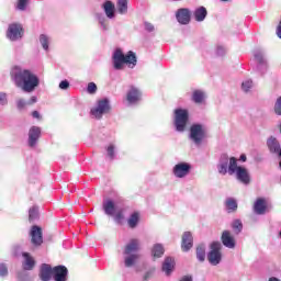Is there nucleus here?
Returning <instances> with one entry per match:
<instances>
[{
	"label": "nucleus",
	"mask_w": 281,
	"mask_h": 281,
	"mask_svg": "<svg viewBox=\"0 0 281 281\" xmlns=\"http://www.w3.org/2000/svg\"><path fill=\"white\" fill-rule=\"evenodd\" d=\"M217 172L223 176L229 175L231 177L235 175L237 181L244 186H249V183H251L249 170L243 166H238V159H236V157L229 158L227 154L221 156L217 164Z\"/></svg>",
	"instance_id": "obj_1"
},
{
	"label": "nucleus",
	"mask_w": 281,
	"mask_h": 281,
	"mask_svg": "<svg viewBox=\"0 0 281 281\" xmlns=\"http://www.w3.org/2000/svg\"><path fill=\"white\" fill-rule=\"evenodd\" d=\"M11 80L24 93H34L41 85V79L30 69L14 66L10 71Z\"/></svg>",
	"instance_id": "obj_2"
},
{
	"label": "nucleus",
	"mask_w": 281,
	"mask_h": 281,
	"mask_svg": "<svg viewBox=\"0 0 281 281\" xmlns=\"http://www.w3.org/2000/svg\"><path fill=\"white\" fill-rule=\"evenodd\" d=\"M142 249V241L137 238H132L128 243L124 246L123 249V259L124 266L127 269L131 267H135L137 261L139 260V250Z\"/></svg>",
	"instance_id": "obj_3"
},
{
	"label": "nucleus",
	"mask_w": 281,
	"mask_h": 281,
	"mask_svg": "<svg viewBox=\"0 0 281 281\" xmlns=\"http://www.w3.org/2000/svg\"><path fill=\"white\" fill-rule=\"evenodd\" d=\"M112 63L113 68L117 71L124 69V65H127L130 69H134L137 65V56L133 50H130L124 55V52H122L121 48H116L112 55Z\"/></svg>",
	"instance_id": "obj_4"
},
{
	"label": "nucleus",
	"mask_w": 281,
	"mask_h": 281,
	"mask_svg": "<svg viewBox=\"0 0 281 281\" xmlns=\"http://www.w3.org/2000/svg\"><path fill=\"white\" fill-rule=\"evenodd\" d=\"M207 137V127L203 124L194 123L191 125L189 131V139L195 144V146H201L203 140Z\"/></svg>",
	"instance_id": "obj_5"
},
{
	"label": "nucleus",
	"mask_w": 281,
	"mask_h": 281,
	"mask_svg": "<svg viewBox=\"0 0 281 281\" xmlns=\"http://www.w3.org/2000/svg\"><path fill=\"white\" fill-rule=\"evenodd\" d=\"M190 114L186 109H176L175 110V121L173 124L176 126V131L178 133H183L186 131V126H188V120Z\"/></svg>",
	"instance_id": "obj_6"
},
{
	"label": "nucleus",
	"mask_w": 281,
	"mask_h": 281,
	"mask_svg": "<svg viewBox=\"0 0 281 281\" xmlns=\"http://www.w3.org/2000/svg\"><path fill=\"white\" fill-rule=\"evenodd\" d=\"M111 111V101L104 98L97 101L94 108L91 109L90 113L95 120H102V115H106Z\"/></svg>",
	"instance_id": "obj_7"
},
{
	"label": "nucleus",
	"mask_w": 281,
	"mask_h": 281,
	"mask_svg": "<svg viewBox=\"0 0 281 281\" xmlns=\"http://www.w3.org/2000/svg\"><path fill=\"white\" fill-rule=\"evenodd\" d=\"M221 249H223V245L220 241H213L211 244V250L207 254V260L213 267H216V265H221V260L223 259V254H221Z\"/></svg>",
	"instance_id": "obj_8"
},
{
	"label": "nucleus",
	"mask_w": 281,
	"mask_h": 281,
	"mask_svg": "<svg viewBox=\"0 0 281 281\" xmlns=\"http://www.w3.org/2000/svg\"><path fill=\"white\" fill-rule=\"evenodd\" d=\"M190 170H192V165L188 162H179L175 165L172 169V175L176 179H186L188 175H190Z\"/></svg>",
	"instance_id": "obj_9"
},
{
	"label": "nucleus",
	"mask_w": 281,
	"mask_h": 281,
	"mask_svg": "<svg viewBox=\"0 0 281 281\" xmlns=\"http://www.w3.org/2000/svg\"><path fill=\"white\" fill-rule=\"evenodd\" d=\"M7 37L9 41H21L23 38V25L19 23H12L7 31Z\"/></svg>",
	"instance_id": "obj_10"
},
{
	"label": "nucleus",
	"mask_w": 281,
	"mask_h": 281,
	"mask_svg": "<svg viewBox=\"0 0 281 281\" xmlns=\"http://www.w3.org/2000/svg\"><path fill=\"white\" fill-rule=\"evenodd\" d=\"M252 54L257 63L258 71L265 74V71H267V58L265 57V52L262 49H255Z\"/></svg>",
	"instance_id": "obj_11"
},
{
	"label": "nucleus",
	"mask_w": 281,
	"mask_h": 281,
	"mask_svg": "<svg viewBox=\"0 0 281 281\" xmlns=\"http://www.w3.org/2000/svg\"><path fill=\"white\" fill-rule=\"evenodd\" d=\"M31 243L36 247L43 245V229L40 226L31 228Z\"/></svg>",
	"instance_id": "obj_12"
},
{
	"label": "nucleus",
	"mask_w": 281,
	"mask_h": 281,
	"mask_svg": "<svg viewBox=\"0 0 281 281\" xmlns=\"http://www.w3.org/2000/svg\"><path fill=\"white\" fill-rule=\"evenodd\" d=\"M254 212L255 214H258L259 216H262L269 212V206L267 205V200L259 198L256 200L254 204Z\"/></svg>",
	"instance_id": "obj_13"
},
{
	"label": "nucleus",
	"mask_w": 281,
	"mask_h": 281,
	"mask_svg": "<svg viewBox=\"0 0 281 281\" xmlns=\"http://www.w3.org/2000/svg\"><path fill=\"white\" fill-rule=\"evenodd\" d=\"M69 271L65 266H56L53 268V278L55 281H67Z\"/></svg>",
	"instance_id": "obj_14"
},
{
	"label": "nucleus",
	"mask_w": 281,
	"mask_h": 281,
	"mask_svg": "<svg viewBox=\"0 0 281 281\" xmlns=\"http://www.w3.org/2000/svg\"><path fill=\"white\" fill-rule=\"evenodd\" d=\"M190 16H191L190 9L183 8V9H179L176 12V19L178 23H180L181 25H188V23H190Z\"/></svg>",
	"instance_id": "obj_15"
},
{
	"label": "nucleus",
	"mask_w": 281,
	"mask_h": 281,
	"mask_svg": "<svg viewBox=\"0 0 281 281\" xmlns=\"http://www.w3.org/2000/svg\"><path fill=\"white\" fill-rule=\"evenodd\" d=\"M40 137H41V127L32 126L29 131V146L31 148H34V146H36V142H38Z\"/></svg>",
	"instance_id": "obj_16"
},
{
	"label": "nucleus",
	"mask_w": 281,
	"mask_h": 281,
	"mask_svg": "<svg viewBox=\"0 0 281 281\" xmlns=\"http://www.w3.org/2000/svg\"><path fill=\"white\" fill-rule=\"evenodd\" d=\"M52 276H54V268L47 263H43L40 269V279L42 281L52 280Z\"/></svg>",
	"instance_id": "obj_17"
},
{
	"label": "nucleus",
	"mask_w": 281,
	"mask_h": 281,
	"mask_svg": "<svg viewBox=\"0 0 281 281\" xmlns=\"http://www.w3.org/2000/svg\"><path fill=\"white\" fill-rule=\"evenodd\" d=\"M222 243L224 247H227L228 249H234V247H236V239H234V236H232L229 231H224L222 233Z\"/></svg>",
	"instance_id": "obj_18"
},
{
	"label": "nucleus",
	"mask_w": 281,
	"mask_h": 281,
	"mask_svg": "<svg viewBox=\"0 0 281 281\" xmlns=\"http://www.w3.org/2000/svg\"><path fill=\"white\" fill-rule=\"evenodd\" d=\"M192 246H193L192 233L190 232L183 233L182 244H181L182 251H190V249H192Z\"/></svg>",
	"instance_id": "obj_19"
},
{
	"label": "nucleus",
	"mask_w": 281,
	"mask_h": 281,
	"mask_svg": "<svg viewBox=\"0 0 281 281\" xmlns=\"http://www.w3.org/2000/svg\"><path fill=\"white\" fill-rule=\"evenodd\" d=\"M103 210L108 216H115V212L120 210L113 200L103 201Z\"/></svg>",
	"instance_id": "obj_20"
},
{
	"label": "nucleus",
	"mask_w": 281,
	"mask_h": 281,
	"mask_svg": "<svg viewBox=\"0 0 281 281\" xmlns=\"http://www.w3.org/2000/svg\"><path fill=\"white\" fill-rule=\"evenodd\" d=\"M142 100V92L135 87H132L127 92V102L130 104H137V101Z\"/></svg>",
	"instance_id": "obj_21"
},
{
	"label": "nucleus",
	"mask_w": 281,
	"mask_h": 281,
	"mask_svg": "<svg viewBox=\"0 0 281 281\" xmlns=\"http://www.w3.org/2000/svg\"><path fill=\"white\" fill-rule=\"evenodd\" d=\"M22 256L24 258V262L22 265L24 271H32L36 265V261H34V258H32V256H30L27 252H23Z\"/></svg>",
	"instance_id": "obj_22"
},
{
	"label": "nucleus",
	"mask_w": 281,
	"mask_h": 281,
	"mask_svg": "<svg viewBox=\"0 0 281 281\" xmlns=\"http://www.w3.org/2000/svg\"><path fill=\"white\" fill-rule=\"evenodd\" d=\"M267 144L270 153H276V155H279V157H281V147L280 143H278V139L270 137Z\"/></svg>",
	"instance_id": "obj_23"
},
{
	"label": "nucleus",
	"mask_w": 281,
	"mask_h": 281,
	"mask_svg": "<svg viewBox=\"0 0 281 281\" xmlns=\"http://www.w3.org/2000/svg\"><path fill=\"white\" fill-rule=\"evenodd\" d=\"M103 10L108 19H115V4H113V2L105 1L103 3Z\"/></svg>",
	"instance_id": "obj_24"
},
{
	"label": "nucleus",
	"mask_w": 281,
	"mask_h": 281,
	"mask_svg": "<svg viewBox=\"0 0 281 281\" xmlns=\"http://www.w3.org/2000/svg\"><path fill=\"white\" fill-rule=\"evenodd\" d=\"M193 16L198 23L205 21V18L207 16V9H205V7L196 8L193 12Z\"/></svg>",
	"instance_id": "obj_25"
},
{
	"label": "nucleus",
	"mask_w": 281,
	"mask_h": 281,
	"mask_svg": "<svg viewBox=\"0 0 281 281\" xmlns=\"http://www.w3.org/2000/svg\"><path fill=\"white\" fill-rule=\"evenodd\" d=\"M175 269V259L167 257L162 263V271L166 276H170Z\"/></svg>",
	"instance_id": "obj_26"
},
{
	"label": "nucleus",
	"mask_w": 281,
	"mask_h": 281,
	"mask_svg": "<svg viewBox=\"0 0 281 281\" xmlns=\"http://www.w3.org/2000/svg\"><path fill=\"white\" fill-rule=\"evenodd\" d=\"M165 252H166V249L161 244H155L151 248L153 258H161V256H164Z\"/></svg>",
	"instance_id": "obj_27"
},
{
	"label": "nucleus",
	"mask_w": 281,
	"mask_h": 281,
	"mask_svg": "<svg viewBox=\"0 0 281 281\" xmlns=\"http://www.w3.org/2000/svg\"><path fill=\"white\" fill-rule=\"evenodd\" d=\"M116 10L119 14H128V0H117Z\"/></svg>",
	"instance_id": "obj_28"
},
{
	"label": "nucleus",
	"mask_w": 281,
	"mask_h": 281,
	"mask_svg": "<svg viewBox=\"0 0 281 281\" xmlns=\"http://www.w3.org/2000/svg\"><path fill=\"white\" fill-rule=\"evenodd\" d=\"M192 100L195 104H203L205 101V92L203 90H194L192 94Z\"/></svg>",
	"instance_id": "obj_29"
},
{
	"label": "nucleus",
	"mask_w": 281,
	"mask_h": 281,
	"mask_svg": "<svg viewBox=\"0 0 281 281\" xmlns=\"http://www.w3.org/2000/svg\"><path fill=\"white\" fill-rule=\"evenodd\" d=\"M254 89V80L251 79H245L241 82V91L244 93H251V90Z\"/></svg>",
	"instance_id": "obj_30"
},
{
	"label": "nucleus",
	"mask_w": 281,
	"mask_h": 281,
	"mask_svg": "<svg viewBox=\"0 0 281 281\" xmlns=\"http://www.w3.org/2000/svg\"><path fill=\"white\" fill-rule=\"evenodd\" d=\"M226 205V210L227 212L232 213V212H236V210H238V203L236 202V200L228 198L225 202Z\"/></svg>",
	"instance_id": "obj_31"
},
{
	"label": "nucleus",
	"mask_w": 281,
	"mask_h": 281,
	"mask_svg": "<svg viewBox=\"0 0 281 281\" xmlns=\"http://www.w3.org/2000/svg\"><path fill=\"white\" fill-rule=\"evenodd\" d=\"M137 223H139V213H133L127 220V225L132 229H135V227H137Z\"/></svg>",
	"instance_id": "obj_32"
},
{
	"label": "nucleus",
	"mask_w": 281,
	"mask_h": 281,
	"mask_svg": "<svg viewBox=\"0 0 281 281\" xmlns=\"http://www.w3.org/2000/svg\"><path fill=\"white\" fill-rule=\"evenodd\" d=\"M97 19L99 21L101 30L103 32H106L109 30V20H106V16H104L103 14H98Z\"/></svg>",
	"instance_id": "obj_33"
},
{
	"label": "nucleus",
	"mask_w": 281,
	"mask_h": 281,
	"mask_svg": "<svg viewBox=\"0 0 281 281\" xmlns=\"http://www.w3.org/2000/svg\"><path fill=\"white\" fill-rule=\"evenodd\" d=\"M196 258L200 262L205 261V245H200L196 247Z\"/></svg>",
	"instance_id": "obj_34"
},
{
	"label": "nucleus",
	"mask_w": 281,
	"mask_h": 281,
	"mask_svg": "<svg viewBox=\"0 0 281 281\" xmlns=\"http://www.w3.org/2000/svg\"><path fill=\"white\" fill-rule=\"evenodd\" d=\"M49 41H52L49 38V36L45 35V34L40 35V43H41L43 49H45V52H47L49 49Z\"/></svg>",
	"instance_id": "obj_35"
},
{
	"label": "nucleus",
	"mask_w": 281,
	"mask_h": 281,
	"mask_svg": "<svg viewBox=\"0 0 281 281\" xmlns=\"http://www.w3.org/2000/svg\"><path fill=\"white\" fill-rule=\"evenodd\" d=\"M232 227L236 234H240L243 232V222H240V220H235L232 223Z\"/></svg>",
	"instance_id": "obj_36"
},
{
	"label": "nucleus",
	"mask_w": 281,
	"mask_h": 281,
	"mask_svg": "<svg viewBox=\"0 0 281 281\" xmlns=\"http://www.w3.org/2000/svg\"><path fill=\"white\" fill-rule=\"evenodd\" d=\"M38 218V207L33 206L29 211V221H36Z\"/></svg>",
	"instance_id": "obj_37"
},
{
	"label": "nucleus",
	"mask_w": 281,
	"mask_h": 281,
	"mask_svg": "<svg viewBox=\"0 0 281 281\" xmlns=\"http://www.w3.org/2000/svg\"><path fill=\"white\" fill-rule=\"evenodd\" d=\"M87 92L90 95H93L98 92V86L95 85V82H89L88 87H87Z\"/></svg>",
	"instance_id": "obj_38"
},
{
	"label": "nucleus",
	"mask_w": 281,
	"mask_h": 281,
	"mask_svg": "<svg viewBox=\"0 0 281 281\" xmlns=\"http://www.w3.org/2000/svg\"><path fill=\"white\" fill-rule=\"evenodd\" d=\"M108 157L113 160L115 159V145L110 144L106 148Z\"/></svg>",
	"instance_id": "obj_39"
},
{
	"label": "nucleus",
	"mask_w": 281,
	"mask_h": 281,
	"mask_svg": "<svg viewBox=\"0 0 281 281\" xmlns=\"http://www.w3.org/2000/svg\"><path fill=\"white\" fill-rule=\"evenodd\" d=\"M15 103L20 111H22V109H25V106H29V103L25 99H18Z\"/></svg>",
	"instance_id": "obj_40"
},
{
	"label": "nucleus",
	"mask_w": 281,
	"mask_h": 281,
	"mask_svg": "<svg viewBox=\"0 0 281 281\" xmlns=\"http://www.w3.org/2000/svg\"><path fill=\"white\" fill-rule=\"evenodd\" d=\"M29 2L30 0H18L16 9L21 11L25 10V8H27Z\"/></svg>",
	"instance_id": "obj_41"
},
{
	"label": "nucleus",
	"mask_w": 281,
	"mask_h": 281,
	"mask_svg": "<svg viewBox=\"0 0 281 281\" xmlns=\"http://www.w3.org/2000/svg\"><path fill=\"white\" fill-rule=\"evenodd\" d=\"M274 113L281 115V97H279L274 103Z\"/></svg>",
	"instance_id": "obj_42"
},
{
	"label": "nucleus",
	"mask_w": 281,
	"mask_h": 281,
	"mask_svg": "<svg viewBox=\"0 0 281 281\" xmlns=\"http://www.w3.org/2000/svg\"><path fill=\"white\" fill-rule=\"evenodd\" d=\"M8 104V94L5 92H0V106H5Z\"/></svg>",
	"instance_id": "obj_43"
},
{
	"label": "nucleus",
	"mask_w": 281,
	"mask_h": 281,
	"mask_svg": "<svg viewBox=\"0 0 281 281\" xmlns=\"http://www.w3.org/2000/svg\"><path fill=\"white\" fill-rule=\"evenodd\" d=\"M144 29L146 32L153 33L155 32V24L150 22H144Z\"/></svg>",
	"instance_id": "obj_44"
},
{
	"label": "nucleus",
	"mask_w": 281,
	"mask_h": 281,
	"mask_svg": "<svg viewBox=\"0 0 281 281\" xmlns=\"http://www.w3.org/2000/svg\"><path fill=\"white\" fill-rule=\"evenodd\" d=\"M0 276L1 278H5V276H8V266L4 263H0Z\"/></svg>",
	"instance_id": "obj_45"
},
{
	"label": "nucleus",
	"mask_w": 281,
	"mask_h": 281,
	"mask_svg": "<svg viewBox=\"0 0 281 281\" xmlns=\"http://www.w3.org/2000/svg\"><path fill=\"white\" fill-rule=\"evenodd\" d=\"M59 89H61L63 91H67V89H69V81L63 80V81L59 83Z\"/></svg>",
	"instance_id": "obj_46"
},
{
	"label": "nucleus",
	"mask_w": 281,
	"mask_h": 281,
	"mask_svg": "<svg viewBox=\"0 0 281 281\" xmlns=\"http://www.w3.org/2000/svg\"><path fill=\"white\" fill-rule=\"evenodd\" d=\"M226 52H227V50L225 49L224 46H217V47H216V54H217L218 56H225Z\"/></svg>",
	"instance_id": "obj_47"
},
{
	"label": "nucleus",
	"mask_w": 281,
	"mask_h": 281,
	"mask_svg": "<svg viewBox=\"0 0 281 281\" xmlns=\"http://www.w3.org/2000/svg\"><path fill=\"white\" fill-rule=\"evenodd\" d=\"M115 221H121L124 218V215L122 214V209H117V211L114 213Z\"/></svg>",
	"instance_id": "obj_48"
},
{
	"label": "nucleus",
	"mask_w": 281,
	"mask_h": 281,
	"mask_svg": "<svg viewBox=\"0 0 281 281\" xmlns=\"http://www.w3.org/2000/svg\"><path fill=\"white\" fill-rule=\"evenodd\" d=\"M19 280L20 281H30V277L26 273H20Z\"/></svg>",
	"instance_id": "obj_49"
},
{
	"label": "nucleus",
	"mask_w": 281,
	"mask_h": 281,
	"mask_svg": "<svg viewBox=\"0 0 281 281\" xmlns=\"http://www.w3.org/2000/svg\"><path fill=\"white\" fill-rule=\"evenodd\" d=\"M38 101V99L36 97H31V99L27 101V104L31 105V104H36V102Z\"/></svg>",
	"instance_id": "obj_50"
},
{
	"label": "nucleus",
	"mask_w": 281,
	"mask_h": 281,
	"mask_svg": "<svg viewBox=\"0 0 281 281\" xmlns=\"http://www.w3.org/2000/svg\"><path fill=\"white\" fill-rule=\"evenodd\" d=\"M32 115L35 120H41V113H38V111H33Z\"/></svg>",
	"instance_id": "obj_51"
},
{
	"label": "nucleus",
	"mask_w": 281,
	"mask_h": 281,
	"mask_svg": "<svg viewBox=\"0 0 281 281\" xmlns=\"http://www.w3.org/2000/svg\"><path fill=\"white\" fill-rule=\"evenodd\" d=\"M277 36H278L279 38H281V21H280V23H279V25H278V27H277Z\"/></svg>",
	"instance_id": "obj_52"
},
{
	"label": "nucleus",
	"mask_w": 281,
	"mask_h": 281,
	"mask_svg": "<svg viewBox=\"0 0 281 281\" xmlns=\"http://www.w3.org/2000/svg\"><path fill=\"white\" fill-rule=\"evenodd\" d=\"M180 281H192V277L190 276H184L180 279Z\"/></svg>",
	"instance_id": "obj_53"
},
{
	"label": "nucleus",
	"mask_w": 281,
	"mask_h": 281,
	"mask_svg": "<svg viewBox=\"0 0 281 281\" xmlns=\"http://www.w3.org/2000/svg\"><path fill=\"white\" fill-rule=\"evenodd\" d=\"M150 276H153V272H150V271L146 272L144 276V280H149Z\"/></svg>",
	"instance_id": "obj_54"
},
{
	"label": "nucleus",
	"mask_w": 281,
	"mask_h": 281,
	"mask_svg": "<svg viewBox=\"0 0 281 281\" xmlns=\"http://www.w3.org/2000/svg\"><path fill=\"white\" fill-rule=\"evenodd\" d=\"M240 161H247V156L245 154L240 156Z\"/></svg>",
	"instance_id": "obj_55"
},
{
	"label": "nucleus",
	"mask_w": 281,
	"mask_h": 281,
	"mask_svg": "<svg viewBox=\"0 0 281 281\" xmlns=\"http://www.w3.org/2000/svg\"><path fill=\"white\" fill-rule=\"evenodd\" d=\"M268 281H281L280 279L276 278V277H272L270 278Z\"/></svg>",
	"instance_id": "obj_56"
},
{
	"label": "nucleus",
	"mask_w": 281,
	"mask_h": 281,
	"mask_svg": "<svg viewBox=\"0 0 281 281\" xmlns=\"http://www.w3.org/2000/svg\"><path fill=\"white\" fill-rule=\"evenodd\" d=\"M221 1H223L224 3H227V1H229V0H221Z\"/></svg>",
	"instance_id": "obj_57"
},
{
	"label": "nucleus",
	"mask_w": 281,
	"mask_h": 281,
	"mask_svg": "<svg viewBox=\"0 0 281 281\" xmlns=\"http://www.w3.org/2000/svg\"><path fill=\"white\" fill-rule=\"evenodd\" d=\"M279 236H280V238H281V232L279 233Z\"/></svg>",
	"instance_id": "obj_58"
},
{
	"label": "nucleus",
	"mask_w": 281,
	"mask_h": 281,
	"mask_svg": "<svg viewBox=\"0 0 281 281\" xmlns=\"http://www.w3.org/2000/svg\"><path fill=\"white\" fill-rule=\"evenodd\" d=\"M172 1H179V0H172Z\"/></svg>",
	"instance_id": "obj_59"
}]
</instances>
